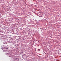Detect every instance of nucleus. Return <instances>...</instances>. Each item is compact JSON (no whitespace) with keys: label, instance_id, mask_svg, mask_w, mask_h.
I'll return each mask as SVG.
<instances>
[{"label":"nucleus","instance_id":"nucleus-1","mask_svg":"<svg viewBox=\"0 0 61 61\" xmlns=\"http://www.w3.org/2000/svg\"><path fill=\"white\" fill-rule=\"evenodd\" d=\"M7 49H8V48H6Z\"/></svg>","mask_w":61,"mask_h":61},{"label":"nucleus","instance_id":"nucleus-2","mask_svg":"<svg viewBox=\"0 0 61 61\" xmlns=\"http://www.w3.org/2000/svg\"><path fill=\"white\" fill-rule=\"evenodd\" d=\"M37 15H38V14L37 13Z\"/></svg>","mask_w":61,"mask_h":61}]
</instances>
